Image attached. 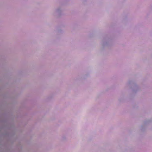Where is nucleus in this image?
I'll use <instances>...</instances> for the list:
<instances>
[{
    "label": "nucleus",
    "instance_id": "obj_1",
    "mask_svg": "<svg viewBox=\"0 0 152 152\" xmlns=\"http://www.w3.org/2000/svg\"><path fill=\"white\" fill-rule=\"evenodd\" d=\"M110 41L108 40H104L102 43V45L103 47H107L110 44Z\"/></svg>",
    "mask_w": 152,
    "mask_h": 152
},
{
    "label": "nucleus",
    "instance_id": "obj_2",
    "mask_svg": "<svg viewBox=\"0 0 152 152\" xmlns=\"http://www.w3.org/2000/svg\"><path fill=\"white\" fill-rule=\"evenodd\" d=\"M63 10L61 7H58L56 10V12L58 15H60L62 12Z\"/></svg>",
    "mask_w": 152,
    "mask_h": 152
},
{
    "label": "nucleus",
    "instance_id": "obj_3",
    "mask_svg": "<svg viewBox=\"0 0 152 152\" xmlns=\"http://www.w3.org/2000/svg\"><path fill=\"white\" fill-rule=\"evenodd\" d=\"M145 125V124L144 123L141 126V130H143L144 129Z\"/></svg>",
    "mask_w": 152,
    "mask_h": 152
},
{
    "label": "nucleus",
    "instance_id": "obj_4",
    "mask_svg": "<svg viewBox=\"0 0 152 152\" xmlns=\"http://www.w3.org/2000/svg\"><path fill=\"white\" fill-rule=\"evenodd\" d=\"M138 89H139L138 87V86H137V89H135V88L134 89H133V91H135L136 90L137 91V90H138Z\"/></svg>",
    "mask_w": 152,
    "mask_h": 152
}]
</instances>
